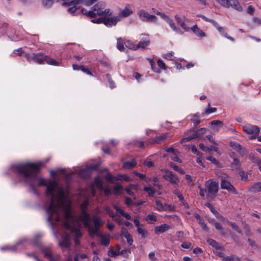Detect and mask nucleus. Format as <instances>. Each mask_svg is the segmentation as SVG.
<instances>
[{
  "label": "nucleus",
  "instance_id": "9d476101",
  "mask_svg": "<svg viewBox=\"0 0 261 261\" xmlns=\"http://www.w3.org/2000/svg\"><path fill=\"white\" fill-rule=\"evenodd\" d=\"M163 178L173 185L176 184L179 181L177 175L172 171H166V174L163 176Z\"/></svg>",
  "mask_w": 261,
  "mask_h": 261
},
{
  "label": "nucleus",
  "instance_id": "f3484780",
  "mask_svg": "<svg viewBox=\"0 0 261 261\" xmlns=\"http://www.w3.org/2000/svg\"><path fill=\"white\" fill-rule=\"evenodd\" d=\"M121 235L126 239L127 242L129 245H132L133 243L132 237L128 232L127 229L124 227H122L121 229Z\"/></svg>",
  "mask_w": 261,
  "mask_h": 261
},
{
  "label": "nucleus",
  "instance_id": "20e7f679",
  "mask_svg": "<svg viewBox=\"0 0 261 261\" xmlns=\"http://www.w3.org/2000/svg\"><path fill=\"white\" fill-rule=\"evenodd\" d=\"M219 190L218 181L208 180L205 183V192L206 193V198H213L216 197Z\"/></svg>",
  "mask_w": 261,
  "mask_h": 261
},
{
  "label": "nucleus",
  "instance_id": "7ed1b4c3",
  "mask_svg": "<svg viewBox=\"0 0 261 261\" xmlns=\"http://www.w3.org/2000/svg\"><path fill=\"white\" fill-rule=\"evenodd\" d=\"M106 6L103 2H98L91 8L92 11L95 12V17L97 16H110L113 14V11L110 9L104 8Z\"/></svg>",
  "mask_w": 261,
  "mask_h": 261
},
{
  "label": "nucleus",
  "instance_id": "69168bd1",
  "mask_svg": "<svg viewBox=\"0 0 261 261\" xmlns=\"http://www.w3.org/2000/svg\"><path fill=\"white\" fill-rule=\"evenodd\" d=\"M192 244L190 242H184L181 244V246L183 248L189 249L191 247Z\"/></svg>",
  "mask_w": 261,
  "mask_h": 261
},
{
  "label": "nucleus",
  "instance_id": "774afa93",
  "mask_svg": "<svg viewBox=\"0 0 261 261\" xmlns=\"http://www.w3.org/2000/svg\"><path fill=\"white\" fill-rule=\"evenodd\" d=\"M222 259H223V261H233L234 260L233 257L232 255L228 256H225L224 255V257L222 258Z\"/></svg>",
  "mask_w": 261,
  "mask_h": 261
},
{
  "label": "nucleus",
  "instance_id": "6ab92c4d",
  "mask_svg": "<svg viewBox=\"0 0 261 261\" xmlns=\"http://www.w3.org/2000/svg\"><path fill=\"white\" fill-rule=\"evenodd\" d=\"M60 246L62 248H69L70 246V236L68 233H65L63 241L59 242Z\"/></svg>",
  "mask_w": 261,
  "mask_h": 261
},
{
  "label": "nucleus",
  "instance_id": "6e6d98bb",
  "mask_svg": "<svg viewBox=\"0 0 261 261\" xmlns=\"http://www.w3.org/2000/svg\"><path fill=\"white\" fill-rule=\"evenodd\" d=\"M81 70L83 71L84 72L87 73V74L92 76V73L87 68L85 67L84 65H81Z\"/></svg>",
  "mask_w": 261,
  "mask_h": 261
},
{
  "label": "nucleus",
  "instance_id": "a19ab883",
  "mask_svg": "<svg viewBox=\"0 0 261 261\" xmlns=\"http://www.w3.org/2000/svg\"><path fill=\"white\" fill-rule=\"evenodd\" d=\"M41 237V236L40 235H37L35 236V237L34 238V239L32 241V243L36 246H39L40 245L41 242L40 241V238Z\"/></svg>",
  "mask_w": 261,
  "mask_h": 261
},
{
  "label": "nucleus",
  "instance_id": "0e129e2a",
  "mask_svg": "<svg viewBox=\"0 0 261 261\" xmlns=\"http://www.w3.org/2000/svg\"><path fill=\"white\" fill-rule=\"evenodd\" d=\"M134 174L136 176H137L139 177L140 178H141V179H145V178H146V176H145V174H142V173H139V172H137V171H134Z\"/></svg>",
  "mask_w": 261,
  "mask_h": 261
},
{
  "label": "nucleus",
  "instance_id": "f704fd0d",
  "mask_svg": "<svg viewBox=\"0 0 261 261\" xmlns=\"http://www.w3.org/2000/svg\"><path fill=\"white\" fill-rule=\"evenodd\" d=\"M144 191L148 193L149 196H153L155 193V189L151 187H145L143 188Z\"/></svg>",
  "mask_w": 261,
  "mask_h": 261
},
{
  "label": "nucleus",
  "instance_id": "4be33fe9",
  "mask_svg": "<svg viewBox=\"0 0 261 261\" xmlns=\"http://www.w3.org/2000/svg\"><path fill=\"white\" fill-rule=\"evenodd\" d=\"M248 191L253 193H256L261 191V181L257 182L248 188Z\"/></svg>",
  "mask_w": 261,
  "mask_h": 261
},
{
  "label": "nucleus",
  "instance_id": "8fccbe9b",
  "mask_svg": "<svg viewBox=\"0 0 261 261\" xmlns=\"http://www.w3.org/2000/svg\"><path fill=\"white\" fill-rule=\"evenodd\" d=\"M155 204L156 205V208L158 211H164V205H163L161 201L156 200L155 201Z\"/></svg>",
  "mask_w": 261,
  "mask_h": 261
},
{
  "label": "nucleus",
  "instance_id": "864d4df0",
  "mask_svg": "<svg viewBox=\"0 0 261 261\" xmlns=\"http://www.w3.org/2000/svg\"><path fill=\"white\" fill-rule=\"evenodd\" d=\"M23 57L26 59L28 62H31L33 61V54L31 56L30 54L27 53H23Z\"/></svg>",
  "mask_w": 261,
  "mask_h": 261
},
{
  "label": "nucleus",
  "instance_id": "ddd939ff",
  "mask_svg": "<svg viewBox=\"0 0 261 261\" xmlns=\"http://www.w3.org/2000/svg\"><path fill=\"white\" fill-rule=\"evenodd\" d=\"M119 21H120V19L117 16L111 17L105 16L104 24L107 27L115 26Z\"/></svg>",
  "mask_w": 261,
  "mask_h": 261
},
{
  "label": "nucleus",
  "instance_id": "ea45409f",
  "mask_svg": "<svg viewBox=\"0 0 261 261\" xmlns=\"http://www.w3.org/2000/svg\"><path fill=\"white\" fill-rule=\"evenodd\" d=\"M157 220L156 216L153 214H149L147 216L146 220L149 223H152V222H155Z\"/></svg>",
  "mask_w": 261,
  "mask_h": 261
},
{
  "label": "nucleus",
  "instance_id": "e2e57ef3",
  "mask_svg": "<svg viewBox=\"0 0 261 261\" xmlns=\"http://www.w3.org/2000/svg\"><path fill=\"white\" fill-rule=\"evenodd\" d=\"M206 159L207 160L211 161L214 164L217 165L218 163L217 160L212 156H207Z\"/></svg>",
  "mask_w": 261,
  "mask_h": 261
},
{
  "label": "nucleus",
  "instance_id": "c03bdc74",
  "mask_svg": "<svg viewBox=\"0 0 261 261\" xmlns=\"http://www.w3.org/2000/svg\"><path fill=\"white\" fill-rule=\"evenodd\" d=\"M85 226L88 228L89 233L90 234V230L91 229L92 225L90 223V219L82 221Z\"/></svg>",
  "mask_w": 261,
  "mask_h": 261
},
{
  "label": "nucleus",
  "instance_id": "dca6fc26",
  "mask_svg": "<svg viewBox=\"0 0 261 261\" xmlns=\"http://www.w3.org/2000/svg\"><path fill=\"white\" fill-rule=\"evenodd\" d=\"M171 228V227L170 225L167 224H163L161 225L156 226L154 228V232L155 234L159 235L166 232Z\"/></svg>",
  "mask_w": 261,
  "mask_h": 261
},
{
  "label": "nucleus",
  "instance_id": "4d7b16f0",
  "mask_svg": "<svg viewBox=\"0 0 261 261\" xmlns=\"http://www.w3.org/2000/svg\"><path fill=\"white\" fill-rule=\"evenodd\" d=\"M152 10H153L154 13H156L158 15H159L160 16H161V17L162 18H163V19H165V18L167 16L165 14H164L162 12H159V11H157L156 9H155L154 8H152Z\"/></svg>",
  "mask_w": 261,
  "mask_h": 261
},
{
  "label": "nucleus",
  "instance_id": "de8ad7c7",
  "mask_svg": "<svg viewBox=\"0 0 261 261\" xmlns=\"http://www.w3.org/2000/svg\"><path fill=\"white\" fill-rule=\"evenodd\" d=\"M89 219H90L89 214L85 210H82L81 215L82 221L87 220Z\"/></svg>",
  "mask_w": 261,
  "mask_h": 261
},
{
  "label": "nucleus",
  "instance_id": "39448f33",
  "mask_svg": "<svg viewBox=\"0 0 261 261\" xmlns=\"http://www.w3.org/2000/svg\"><path fill=\"white\" fill-rule=\"evenodd\" d=\"M139 19L144 22L156 23L158 21V17L154 15L149 14L144 9H141L137 12Z\"/></svg>",
  "mask_w": 261,
  "mask_h": 261
},
{
  "label": "nucleus",
  "instance_id": "f8f14e48",
  "mask_svg": "<svg viewBox=\"0 0 261 261\" xmlns=\"http://www.w3.org/2000/svg\"><path fill=\"white\" fill-rule=\"evenodd\" d=\"M133 13V11L131 9L130 6L129 5H127L123 9L120 10L117 17L120 19V21L122 18L127 17Z\"/></svg>",
  "mask_w": 261,
  "mask_h": 261
},
{
  "label": "nucleus",
  "instance_id": "338daca9",
  "mask_svg": "<svg viewBox=\"0 0 261 261\" xmlns=\"http://www.w3.org/2000/svg\"><path fill=\"white\" fill-rule=\"evenodd\" d=\"M221 249H219V250H216L215 249V250L214 251V253L218 256H219V257H220L221 258H223L224 256V254L222 252V251L221 250Z\"/></svg>",
  "mask_w": 261,
  "mask_h": 261
},
{
  "label": "nucleus",
  "instance_id": "a18cd8bd",
  "mask_svg": "<svg viewBox=\"0 0 261 261\" xmlns=\"http://www.w3.org/2000/svg\"><path fill=\"white\" fill-rule=\"evenodd\" d=\"M198 16L199 17H201V18H202L203 20H204L206 21L210 22L212 23V24H213L215 26H217V24H218V23L216 21H215L214 20H213L212 19H210L207 18V17H206L204 15H198Z\"/></svg>",
  "mask_w": 261,
  "mask_h": 261
},
{
  "label": "nucleus",
  "instance_id": "2f4dec72",
  "mask_svg": "<svg viewBox=\"0 0 261 261\" xmlns=\"http://www.w3.org/2000/svg\"><path fill=\"white\" fill-rule=\"evenodd\" d=\"M217 111V109L216 108H212L211 107L210 103H209L207 105V108L205 110L204 112L202 113V116H204L205 115H208L212 113H214Z\"/></svg>",
  "mask_w": 261,
  "mask_h": 261
},
{
  "label": "nucleus",
  "instance_id": "bb28decb",
  "mask_svg": "<svg viewBox=\"0 0 261 261\" xmlns=\"http://www.w3.org/2000/svg\"><path fill=\"white\" fill-rule=\"evenodd\" d=\"M207 242L210 245L215 248L216 250L222 249L223 248L222 246H220L215 240L213 239H208L207 240Z\"/></svg>",
  "mask_w": 261,
  "mask_h": 261
},
{
  "label": "nucleus",
  "instance_id": "412c9836",
  "mask_svg": "<svg viewBox=\"0 0 261 261\" xmlns=\"http://www.w3.org/2000/svg\"><path fill=\"white\" fill-rule=\"evenodd\" d=\"M78 4H74V3H71V1L68 0L67 2L64 3L63 5L69 6L67 11L71 14H73L77 10L76 5Z\"/></svg>",
  "mask_w": 261,
  "mask_h": 261
},
{
  "label": "nucleus",
  "instance_id": "a878e982",
  "mask_svg": "<svg viewBox=\"0 0 261 261\" xmlns=\"http://www.w3.org/2000/svg\"><path fill=\"white\" fill-rule=\"evenodd\" d=\"M168 137V134H164L160 136L156 137L152 140V144H160Z\"/></svg>",
  "mask_w": 261,
  "mask_h": 261
},
{
  "label": "nucleus",
  "instance_id": "4c0bfd02",
  "mask_svg": "<svg viewBox=\"0 0 261 261\" xmlns=\"http://www.w3.org/2000/svg\"><path fill=\"white\" fill-rule=\"evenodd\" d=\"M211 124L212 126H217L218 127V128L222 127L223 125V122L218 120H215L212 121L211 122ZM217 130L218 131V129H217Z\"/></svg>",
  "mask_w": 261,
  "mask_h": 261
},
{
  "label": "nucleus",
  "instance_id": "5701e85b",
  "mask_svg": "<svg viewBox=\"0 0 261 261\" xmlns=\"http://www.w3.org/2000/svg\"><path fill=\"white\" fill-rule=\"evenodd\" d=\"M191 30L198 37H203L205 36V34L196 24L191 28Z\"/></svg>",
  "mask_w": 261,
  "mask_h": 261
},
{
  "label": "nucleus",
  "instance_id": "72a5a7b5",
  "mask_svg": "<svg viewBox=\"0 0 261 261\" xmlns=\"http://www.w3.org/2000/svg\"><path fill=\"white\" fill-rule=\"evenodd\" d=\"M117 48L121 51H123L124 49L123 40L121 37L118 38L117 39Z\"/></svg>",
  "mask_w": 261,
  "mask_h": 261
},
{
  "label": "nucleus",
  "instance_id": "1a4fd4ad",
  "mask_svg": "<svg viewBox=\"0 0 261 261\" xmlns=\"http://www.w3.org/2000/svg\"><path fill=\"white\" fill-rule=\"evenodd\" d=\"M221 188L222 189L227 190L229 192L233 194H238V192L229 181L226 179L225 177L221 178Z\"/></svg>",
  "mask_w": 261,
  "mask_h": 261
},
{
  "label": "nucleus",
  "instance_id": "0eeeda50",
  "mask_svg": "<svg viewBox=\"0 0 261 261\" xmlns=\"http://www.w3.org/2000/svg\"><path fill=\"white\" fill-rule=\"evenodd\" d=\"M217 1L224 7H231L239 11L242 10V8L239 5L238 0H217Z\"/></svg>",
  "mask_w": 261,
  "mask_h": 261
},
{
  "label": "nucleus",
  "instance_id": "4468645a",
  "mask_svg": "<svg viewBox=\"0 0 261 261\" xmlns=\"http://www.w3.org/2000/svg\"><path fill=\"white\" fill-rule=\"evenodd\" d=\"M149 43H150V40L148 39V37H147V38H145V39H141L139 41L138 44L136 45V46H134L133 47H130V46H128L126 44V47L129 48V49H135V50H136L139 48H141L144 49V48H145L146 47L149 45Z\"/></svg>",
  "mask_w": 261,
  "mask_h": 261
},
{
  "label": "nucleus",
  "instance_id": "3c124183",
  "mask_svg": "<svg viewBox=\"0 0 261 261\" xmlns=\"http://www.w3.org/2000/svg\"><path fill=\"white\" fill-rule=\"evenodd\" d=\"M205 205L210 208L211 212L214 215L215 213L217 212V210H215V207L212 205V204L209 202H206L205 203Z\"/></svg>",
  "mask_w": 261,
  "mask_h": 261
},
{
  "label": "nucleus",
  "instance_id": "5fc2aeb1",
  "mask_svg": "<svg viewBox=\"0 0 261 261\" xmlns=\"http://www.w3.org/2000/svg\"><path fill=\"white\" fill-rule=\"evenodd\" d=\"M158 65L159 67L163 69L166 70L167 69V67L165 64L163 62V61L161 59H159L157 61Z\"/></svg>",
  "mask_w": 261,
  "mask_h": 261
},
{
  "label": "nucleus",
  "instance_id": "f03ea898",
  "mask_svg": "<svg viewBox=\"0 0 261 261\" xmlns=\"http://www.w3.org/2000/svg\"><path fill=\"white\" fill-rule=\"evenodd\" d=\"M33 62L39 64L46 63L54 66L59 65V63L55 60L51 59L47 55H44L42 53H33Z\"/></svg>",
  "mask_w": 261,
  "mask_h": 261
},
{
  "label": "nucleus",
  "instance_id": "cd10ccee",
  "mask_svg": "<svg viewBox=\"0 0 261 261\" xmlns=\"http://www.w3.org/2000/svg\"><path fill=\"white\" fill-rule=\"evenodd\" d=\"M81 11L83 14L87 16L88 17L90 18L95 17V12H94V11H92V10L88 11L85 8H82Z\"/></svg>",
  "mask_w": 261,
  "mask_h": 261
},
{
  "label": "nucleus",
  "instance_id": "c85d7f7f",
  "mask_svg": "<svg viewBox=\"0 0 261 261\" xmlns=\"http://www.w3.org/2000/svg\"><path fill=\"white\" fill-rule=\"evenodd\" d=\"M137 165L136 162L134 160L131 161H127L123 163V167L126 169H131L135 167Z\"/></svg>",
  "mask_w": 261,
  "mask_h": 261
},
{
  "label": "nucleus",
  "instance_id": "e433bc0d",
  "mask_svg": "<svg viewBox=\"0 0 261 261\" xmlns=\"http://www.w3.org/2000/svg\"><path fill=\"white\" fill-rule=\"evenodd\" d=\"M239 176L241 177V179L244 181H248V177L247 173L242 170H240L239 172Z\"/></svg>",
  "mask_w": 261,
  "mask_h": 261
},
{
  "label": "nucleus",
  "instance_id": "09e8293b",
  "mask_svg": "<svg viewBox=\"0 0 261 261\" xmlns=\"http://www.w3.org/2000/svg\"><path fill=\"white\" fill-rule=\"evenodd\" d=\"M128 253H130V249L122 250L120 252L118 253V255H122L123 256L127 257L128 256Z\"/></svg>",
  "mask_w": 261,
  "mask_h": 261
},
{
  "label": "nucleus",
  "instance_id": "9b49d317",
  "mask_svg": "<svg viewBox=\"0 0 261 261\" xmlns=\"http://www.w3.org/2000/svg\"><path fill=\"white\" fill-rule=\"evenodd\" d=\"M229 145L239 152L241 156H244L247 153L246 148L236 142L230 141L229 143Z\"/></svg>",
  "mask_w": 261,
  "mask_h": 261
},
{
  "label": "nucleus",
  "instance_id": "c756f323",
  "mask_svg": "<svg viewBox=\"0 0 261 261\" xmlns=\"http://www.w3.org/2000/svg\"><path fill=\"white\" fill-rule=\"evenodd\" d=\"M249 158L252 163L257 164V165L258 166L259 170L261 171V160L259 159L258 157L255 156L254 155H250L249 156Z\"/></svg>",
  "mask_w": 261,
  "mask_h": 261
},
{
  "label": "nucleus",
  "instance_id": "c9c22d12",
  "mask_svg": "<svg viewBox=\"0 0 261 261\" xmlns=\"http://www.w3.org/2000/svg\"><path fill=\"white\" fill-rule=\"evenodd\" d=\"M137 231L138 233L141 235L142 237L143 238H146L148 236V232L144 228L138 227L137 228Z\"/></svg>",
  "mask_w": 261,
  "mask_h": 261
},
{
  "label": "nucleus",
  "instance_id": "13d9d810",
  "mask_svg": "<svg viewBox=\"0 0 261 261\" xmlns=\"http://www.w3.org/2000/svg\"><path fill=\"white\" fill-rule=\"evenodd\" d=\"M105 211L109 214L110 217L114 218L115 215L114 214V212L109 207H106Z\"/></svg>",
  "mask_w": 261,
  "mask_h": 261
},
{
  "label": "nucleus",
  "instance_id": "603ef678",
  "mask_svg": "<svg viewBox=\"0 0 261 261\" xmlns=\"http://www.w3.org/2000/svg\"><path fill=\"white\" fill-rule=\"evenodd\" d=\"M100 238H101V244L105 246H108L110 244L109 239L104 238L103 235L102 237Z\"/></svg>",
  "mask_w": 261,
  "mask_h": 261
},
{
  "label": "nucleus",
  "instance_id": "b1692460",
  "mask_svg": "<svg viewBox=\"0 0 261 261\" xmlns=\"http://www.w3.org/2000/svg\"><path fill=\"white\" fill-rule=\"evenodd\" d=\"M56 0H41V5L45 9L51 8L55 4Z\"/></svg>",
  "mask_w": 261,
  "mask_h": 261
},
{
  "label": "nucleus",
  "instance_id": "49530a36",
  "mask_svg": "<svg viewBox=\"0 0 261 261\" xmlns=\"http://www.w3.org/2000/svg\"><path fill=\"white\" fill-rule=\"evenodd\" d=\"M105 17H99L98 18L93 19L91 20V22L93 23H103L104 24Z\"/></svg>",
  "mask_w": 261,
  "mask_h": 261
},
{
  "label": "nucleus",
  "instance_id": "052dcab7",
  "mask_svg": "<svg viewBox=\"0 0 261 261\" xmlns=\"http://www.w3.org/2000/svg\"><path fill=\"white\" fill-rule=\"evenodd\" d=\"M124 190H125V192H126V193L128 195H130V196L133 197L134 199H136V195L135 194V193L134 192H133L131 191V190H130V189L126 188H125Z\"/></svg>",
  "mask_w": 261,
  "mask_h": 261
},
{
  "label": "nucleus",
  "instance_id": "2eb2a0df",
  "mask_svg": "<svg viewBox=\"0 0 261 261\" xmlns=\"http://www.w3.org/2000/svg\"><path fill=\"white\" fill-rule=\"evenodd\" d=\"M185 133L188 135V136L181 139V143H186L194 139L197 138V136L194 129L188 130Z\"/></svg>",
  "mask_w": 261,
  "mask_h": 261
},
{
  "label": "nucleus",
  "instance_id": "a211bd4d",
  "mask_svg": "<svg viewBox=\"0 0 261 261\" xmlns=\"http://www.w3.org/2000/svg\"><path fill=\"white\" fill-rule=\"evenodd\" d=\"M164 20L169 24L170 27L174 31L180 34H183V32L180 30V29L179 27H176L175 23L172 20V19H171L169 17V16L167 15Z\"/></svg>",
  "mask_w": 261,
  "mask_h": 261
},
{
  "label": "nucleus",
  "instance_id": "423d86ee",
  "mask_svg": "<svg viewBox=\"0 0 261 261\" xmlns=\"http://www.w3.org/2000/svg\"><path fill=\"white\" fill-rule=\"evenodd\" d=\"M92 221L94 227H93L92 226L91 229L90 230V236L93 237L95 235L99 237H102V234L99 231V229L102 225L101 220L96 216H94L92 218Z\"/></svg>",
  "mask_w": 261,
  "mask_h": 261
},
{
  "label": "nucleus",
  "instance_id": "bf43d9fd",
  "mask_svg": "<svg viewBox=\"0 0 261 261\" xmlns=\"http://www.w3.org/2000/svg\"><path fill=\"white\" fill-rule=\"evenodd\" d=\"M72 231L75 232V238L79 239L82 236V233L79 229H77L76 228H72Z\"/></svg>",
  "mask_w": 261,
  "mask_h": 261
},
{
  "label": "nucleus",
  "instance_id": "79ce46f5",
  "mask_svg": "<svg viewBox=\"0 0 261 261\" xmlns=\"http://www.w3.org/2000/svg\"><path fill=\"white\" fill-rule=\"evenodd\" d=\"M240 166L241 164L239 160L237 158H233V162L231 164V167L232 168L237 167L239 169Z\"/></svg>",
  "mask_w": 261,
  "mask_h": 261
},
{
  "label": "nucleus",
  "instance_id": "f257e3e1",
  "mask_svg": "<svg viewBox=\"0 0 261 261\" xmlns=\"http://www.w3.org/2000/svg\"><path fill=\"white\" fill-rule=\"evenodd\" d=\"M12 171L15 173L26 184L30 186L32 191L38 195L36 186H44L46 187V195L50 198V203L46 208L48 215L47 220L50 222H58L61 220V213L64 216L65 227L72 231V226L68 221L72 218L71 204L66 197L64 191L59 186L58 182L54 180L47 182L43 178L38 177L40 171V167L36 164L27 162L14 165Z\"/></svg>",
  "mask_w": 261,
  "mask_h": 261
},
{
  "label": "nucleus",
  "instance_id": "680f3d73",
  "mask_svg": "<svg viewBox=\"0 0 261 261\" xmlns=\"http://www.w3.org/2000/svg\"><path fill=\"white\" fill-rule=\"evenodd\" d=\"M248 242L249 243V245L253 248H255L257 247L256 242L255 241L252 240L250 239H248Z\"/></svg>",
  "mask_w": 261,
  "mask_h": 261
},
{
  "label": "nucleus",
  "instance_id": "58836bf2",
  "mask_svg": "<svg viewBox=\"0 0 261 261\" xmlns=\"http://www.w3.org/2000/svg\"><path fill=\"white\" fill-rule=\"evenodd\" d=\"M61 173L62 175H64L65 178H66L67 181H69L71 179L72 175L71 173L67 172L65 169H62L61 171Z\"/></svg>",
  "mask_w": 261,
  "mask_h": 261
},
{
  "label": "nucleus",
  "instance_id": "7c9ffc66",
  "mask_svg": "<svg viewBox=\"0 0 261 261\" xmlns=\"http://www.w3.org/2000/svg\"><path fill=\"white\" fill-rule=\"evenodd\" d=\"M42 252L44 254V257H46L47 258L50 259L52 256H53L51 250L49 248H43L42 249Z\"/></svg>",
  "mask_w": 261,
  "mask_h": 261
},
{
  "label": "nucleus",
  "instance_id": "37998d69",
  "mask_svg": "<svg viewBox=\"0 0 261 261\" xmlns=\"http://www.w3.org/2000/svg\"><path fill=\"white\" fill-rule=\"evenodd\" d=\"M107 79L109 82V86L111 89H113L115 87V82L112 80L110 74H106Z\"/></svg>",
  "mask_w": 261,
  "mask_h": 261
},
{
  "label": "nucleus",
  "instance_id": "aec40b11",
  "mask_svg": "<svg viewBox=\"0 0 261 261\" xmlns=\"http://www.w3.org/2000/svg\"><path fill=\"white\" fill-rule=\"evenodd\" d=\"M71 3L74 4H81L86 6H91L94 4L98 2L99 0H70Z\"/></svg>",
  "mask_w": 261,
  "mask_h": 261
},
{
  "label": "nucleus",
  "instance_id": "393cba45",
  "mask_svg": "<svg viewBox=\"0 0 261 261\" xmlns=\"http://www.w3.org/2000/svg\"><path fill=\"white\" fill-rule=\"evenodd\" d=\"M208 129L205 127L200 128L195 132L197 136V138L200 140H205V138L202 137V135L205 134Z\"/></svg>",
  "mask_w": 261,
  "mask_h": 261
},
{
  "label": "nucleus",
  "instance_id": "6e6552de",
  "mask_svg": "<svg viewBox=\"0 0 261 261\" xmlns=\"http://www.w3.org/2000/svg\"><path fill=\"white\" fill-rule=\"evenodd\" d=\"M244 131L249 135H251L250 139L256 138L259 134L260 128L258 126L253 125H247L243 126Z\"/></svg>",
  "mask_w": 261,
  "mask_h": 261
},
{
  "label": "nucleus",
  "instance_id": "473e14b6",
  "mask_svg": "<svg viewBox=\"0 0 261 261\" xmlns=\"http://www.w3.org/2000/svg\"><path fill=\"white\" fill-rule=\"evenodd\" d=\"M227 222L228 224L234 230L237 231L240 234H242V231L236 223L229 221H227Z\"/></svg>",
  "mask_w": 261,
  "mask_h": 261
}]
</instances>
